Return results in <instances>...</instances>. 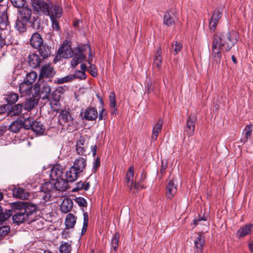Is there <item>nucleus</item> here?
<instances>
[{
  "instance_id": "f257e3e1",
  "label": "nucleus",
  "mask_w": 253,
  "mask_h": 253,
  "mask_svg": "<svg viewBox=\"0 0 253 253\" xmlns=\"http://www.w3.org/2000/svg\"><path fill=\"white\" fill-rule=\"evenodd\" d=\"M237 41V33L233 30H227L214 34L212 43L219 47L221 50L227 52L231 49Z\"/></svg>"
},
{
  "instance_id": "f03ea898",
  "label": "nucleus",
  "mask_w": 253,
  "mask_h": 253,
  "mask_svg": "<svg viewBox=\"0 0 253 253\" xmlns=\"http://www.w3.org/2000/svg\"><path fill=\"white\" fill-rule=\"evenodd\" d=\"M87 49L89 51L88 56L89 55V57L91 58L92 55L89 45L85 44L74 48L72 56L73 58L71 62V65L73 68L85 59L86 57L85 52Z\"/></svg>"
},
{
  "instance_id": "7ed1b4c3",
  "label": "nucleus",
  "mask_w": 253,
  "mask_h": 253,
  "mask_svg": "<svg viewBox=\"0 0 253 253\" xmlns=\"http://www.w3.org/2000/svg\"><path fill=\"white\" fill-rule=\"evenodd\" d=\"M58 123L68 130H72L74 129L75 121L69 109L61 110L59 112Z\"/></svg>"
},
{
  "instance_id": "20e7f679",
  "label": "nucleus",
  "mask_w": 253,
  "mask_h": 253,
  "mask_svg": "<svg viewBox=\"0 0 253 253\" xmlns=\"http://www.w3.org/2000/svg\"><path fill=\"white\" fill-rule=\"evenodd\" d=\"M33 9L37 12H42L45 15L50 14V8L52 3L50 1H45L43 0H31Z\"/></svg>"
},
{
  "instance_id": "39448f33",
  "label": "nucleus",
  "mask_w": 253,
  "mask_h": 253,
  "mask_svg": "<svg viewBox=\"0 0 253 253\" xmlns=\"http://www.w3.org/2000/svg\"><path fill=\"white\" fill-rule=\"evenodd\" d=\"M23 209V211L25 213H26L27 216L33 214L34 212H36L37 210V207L31 203H15L13 204V207L17 209Z\"/></svg>"
},
{
  "instance_id": "423d86ee",
  "label": "nucleus",
  "mask_w": 253,
  "mask_h": 253,
  "mask_svg": "<svg viewBox=\"0 0 253 253\" xmlns=\"http://www.w3.org/2000/svg\"><path fill=\"white\" fill-rule=\"evenodd\" d=\"M222 10L220 8H216L211 17L209 27L212 32H213L217 27V25L221 17Z\"/></svg>"
},
{
  "instance_id": "0eeeda50",
  "label": "nucleus",
  "mask_w": 253,
  "mask_h": 253,
  "mask_svg": "<svg viewBox=\"0 0 253 253\" xmlns=\"http://www.w3.org/2000/svg\"><path fill=\"white\" fill-rule=\"evenodd\" d=\"M73 49L68 42H64L58 50V53L64 58H69L73 56Z\"/></svg>"
},
{
  "instance_id": "6e6552de",
  "label": "nucleus",
  "mask_w": 253,
  "mask_h": 253,
  "mask_svg": "<svg viewBox=\"0 0 253 253\" xmlns=\"http://www.w3.org/2000/svg\"><path fill=\"white\" fill-rule=\"evenodd\" d=\"M196 118L194 115H190L184 128V132L188 137L191 136L194 133Z\"/></svg>"
},
{
  "instance_id": "1a4fd4ad",
  "label": "nucleus",
  "mask_w": 253,
  "mask_h": 253,
  "mask_svg": "<svg viewBox=\"0 0 253 253\" xmlns=\"http://www.w3.org/2000/svg\"><path fill=\"white\" fill-rule=\"evenodd\" d=\"M55 74V71L50 64H46L42 66L41 69L39 79L52 78Z\"/></svg>"
},
{
  "instance_id": "9d476101",
  "label": "nucleus",
  "mask_w": 253,
  "mask_h": 253,
  "mask_svg": "<svg viewBox=\"0 0 253 253\" xmlns=\"http://www.w3.org/2000/svg\"><path fill=\"white\" fill-rule=\"evenodd\" d=\"M205 236L201 233H199L195 237L194 248L195 253H202L204 246Z\"/></svg>"
},
{
  "instance_id": "9b49d317",
  "label": "nucleus",
  "mask_w": 253,
  "mask_h": 253,
  "mask_svg": "<svg viewBox=\"0 0 253 253\" xmlns=\"http://www.w3.org/2000/svg\"><path fill=\"white\" fill-rule=\"evenodd\" d=\"M253 229V223H248L242 225L237 231L236 233V236L238 239L244 238L246 236L250 235Z\"/></svg>"
},
{
  "instance_id": "f8f14e48",
  "label": "nucleus",
  "mask_w": 253,
  "mask_h": 253,
  "mask_svg": "<svg viewBox=\"0 0 253 253\" xmlns=\"http://www.w3.org/2000/svg\"><path fill=\"white\" fill-rule=\"evenodd\" d=\"M76 150L78 155L86 158V150L87 148V144L84 138L81 137L77 142Z\"/></svg>"
},
{
  "instance_id": "ddd939ff",
  "label": "nucleus",
  "mask_w": 253,
  "mask_h": 253,
  "mask_svg": "<svg viewBox=\"0 0 253 253\" xmlns=\"http://www.w3.org/2000/svg\"><path fill=\"white\" fill-rule=\"evenodd\" d=\"M97 117L98 112L95 107H89L85 110L84 118L85 120L93 121L96 120Z\"/></svg>"
},
{
  "instance_id": "4468645a",
  "label": "nucleus",
  "mask_w": 253,
  "mask_h": 253,
  "mask_svg": "<svg viewBox=\"0 0 253 253\" xmlns=\"http://www.w3.org/2000/svg\"><path fill=\"white\" fill-rule=\"evenodd\" d=\"M30 42L32 47L37 49L43 43V40L39 33H35L31 36Z\"/></svg>"
},
{
  "instance_id": "2eb2a0df",
  "label": "nucleus",
  "mask_w": 253,
  "mask_h": 253,
  "mask_svg": "<svg viewBox=\"0 0 253 253\" xmlns=\"http://www.w3.org/2000/svg\"><path fill=\"white\" fill-rule=\"evenodd\" d=\"M62 174L63 168L59 164L54 165L50 170V176L52 180L61 178Z\"/></svg>"
},
{
  "instance_id": "dca6fc26",
  "label": "nucleus",
  "mask_w": 253,
  "mask_h": 253,
  "mask_svg": "<svg viewBox=\"0 0 253 253\" xmlns=\"http://www.w3.org/2000/svg\"><path fill=\"white\" fill-rule=\"evenodd\" d=\"M19 210L20 211L15 213L12 217L13 222L17 224H20L24 222L28 218L26 213L23 211V209Z\"/></svg>"
},
{
  "instance_id": "f3484780",
  "label": "nucleus",
  "mask_w": 253,
  "mask_h": 253,
  "mask_svg": "<svg viewBox=\"0 0 253 253\" xmlns=\"http://www.w3.org/2000/svg\"><path fill=\"white\" fill-rule=\"evenodd\" d=\"M42 60L37 53L30 54L28 56L29 65L33 68H36L40 66Z\"/></svg>"
},
{
  "instance_id": "a211bd4d",
  "label": "nucleus",
  "mask_w": 253,
  "mask_h": 253,
  "mask_svg": "<svg viewBox=\"0 0 253 253\" xmlns=\"http://www.w3.org/2000/svg\"><path fill=\"white\" fill-rule=\"evenodd\" d=\"M86 166V158L83 157L76 159L72 167L81 173L85 169Z\"/></svg>"
},
{
  "instance_id": "6ab92c4d",
  "label": "nucleus",
  "mask_w": 253,
  "mask_h": 253,
  "mask_svg": "<svg viewBox=\"0 0 253 253\" xmlns=\"http://www.w3.org/2000/svg\"><path fill=\"white\" fill-rule=\"evenodd\" d=\"M220 48L217 46L212 43L211 51L213 58V63L219 65L221 63V53Z\"/></svg>"
},
{
  "instance_id": "aec40b11",
  "label": "nucleus",
  "mask_w": 253,
  "mask_h": 253,
  "mask_svg": "<svg viewBox=\"0 0 253 253\" xmlns=\"http://www.w3.org/2000/svg\"><path fill=\"white\" fill-rule=\"evenodd\" d=\"M166 197L168 199H172L177 192V187L173 180H170L166 187Z\"/></svg>"
},
{
  "instance_id": "412c9836",
  "label": "nucleus",
  "mask_w": 253,
  "mask_h": 253,
  "mask_svg": "<svg viewBox=\"0 0 253 253\" xmlns=\"http://www.w3.org/2000/svg\"><path fill=\"white\" fill-rule=\"evenodd\" d=\"M55 180L56 182L54 183V187L57 190L64 191L68 189V182H70L66 178L64 179L61 177Z\"/></svg>"
},
{
  "instance_id": "4be33fe9",
  "label": "nucleus",
  "mask_w": 253,
  "mask_h": 253,
  "mask_svg": "<svg viewBox=\"0 0 253 253\" xmlns=\"http://www.w3.org/2000/svg\"><path fill=\"white\" fill-rule=\"evenodd\" d=\"M62 14V8L58 4L53 5L52 4V7L50 8V19H57L60 18Z\"/></svg>"
},
{
  "instance_id": "5701e85b",
  "label": "nucleus",
  "mask_w": 253,
  "mask_h": 253,
  "mask_svg": "<svg viewBox=\"0 0 253 253\" xmlns=\"http://www.w3.org/2000/svg\"><path fill=\"white\" fill-rule=\"evenodd\" d=\"M19 10L18 17L24 20V21H29L32 15V10L27 6H23Z\"/></svg>"
},
{
  "instance_id": "b1692460",
  "label": "nucleus",
  "mask_w": 253,
  "mask_h": 253,
  "mask_svg": "<svg viewBox=\"0 0 253 253\" xmlns=\"http://www.w3.org/2000/svg\"><path fill=\"white\" fill-rule=\"evenodd\" d=\"M79 173L80 172L72 166L66 172V178L70 182H73L77 180Z\"/></svg>"
},
{
  "instance_id": "393cba45",
  "label": "nucleus",
  "mask_w": 253,
  "mask_h": 253,
  "mask_svg": "<svg viewBox=\"0 0 253 253\" xmlns=\"http://www.w3.org/2000/svg\"><path fill=\"white\" fill-rule=\"evenodd\" d=\"M40 55L43 59L50 56L51 53V47L46 44H42L40 47L38 48Z\"/></svg>"
},
{
  "instance_id": "a878e982",
  "label": "nucleus",
  "mask_w": 253,
  "mask_h": 253,
  "mask_svg": "<svg viewBox=\"0 0 253 253\" xmlns=\"http://www.w3.org/2000/svg\"><path fill=\"white\" fill-rule=\"evenodd\" d=\"M163 124V121L161 119H159L157 123L153 127L151 138L153 140L156 141L157 139L159 134L162 130Z\"/></svg>"
},
{
  "instance_id": "bb28decb",
  "label": "nucleus",
  "mask_w": 253,
  "mask_h": 253,
  "mask_svg": "<svg viewBox=\"0 0 253 253\" xmlns=\"http://www.w3.org/2000/svg\"><path fill=\"white\" fill-rule=\"evenodd\" d=\"M73 206V201L69 198L65 199L60 206V210L64 213L69 212Z\"/></svg>"
},
{
  "instance_id": "cd10ccee",
  "label": "nucleus",
  "mask_w": 253,
  "mask_h": 253,
  "mask_svg": "<svg viewBox=\"0 0 253 253\" xmlns=\"http://www.w3.org/2000/svg\"><path fill=\"white\" fill-rule=\"evenodd\" d=\"M22 128V117H18L17 120L12 123L9 126V130L13 132H18Z\"/></svg>"
},
{
  "instance_id": "c85d7f7f",
  "label": "nucleus",
  "mask_w": 253,
  "mask_h": 253,
  "mask_svg": "<svg viewBox=\"0 0 253 253\" xmlns=\"http://www.w3.org/2000/svg\"><path fill=\"white\" fill-rule=\"evenodd\" d=\"M9 21L7 14V10H4L0 12V29L4 30L8 25Z\"/></svg>"
},
{
  "instance_id": "c756f323",
  "label": "nucleus",
  "mask_w": 253,
  "mask_h": 253,
  "mask_svg": "<svg viewBox=\"0 0 253 253\" xmlns=\"http://www.w3.org/2000/svg\"><path fill=\"white\" fill-rule=\"evenodd\" d=\"M23 108H24L23 104L18 103L13 106H10V110L7 113L10 116H17L21 113Z\"/></svg>"
},
{
  "instance_id": "7c9ffc66",
  "label": "nucleus",
  "mask_w": 253,
  "mask_h": 253,
  "mask_svg": "<svg viewBox=\"0 0 253 253\" xmlns=\"http://www.w3.org/2000/svg\"><path fill=\"white\" fill-rule=\"evenodd\" d=\"M134 175V168L130 167L128 169L126 174V184L131 190L133 184L132 178Z\"/></svg>"
},
{
  "instance_id": "2f4dec72",
  "label": "nucleus",
  "mask_w": 253,
  "mask_h": 253,
  "mask_svg": "<svg viewBox=\"0 0 253 253\" xmlns=\"http://www.w3.org/2000/svg\"><path fill=\"white\" fill-rule=\"evenodd\" d=\"M42 94H43L42 99H49L50 97L51 88L46 83H43L40 87Z\"/></svg>"
},
{
  "instance_id": "473e14b6",
  "label": "nucleus",
  "mask_w": 253,
  "mask_h": 253,
  "mask_svg": "<svg viewBox=\"0 0 253 253\" xmlns=\"http://www.w3.org/2000/svg\"><path fill=\"white\" fill-rule=\"evenodd\" d=\"M31 129L37 134L41 135L44 132L45 127L41 122L34 121Z\"/></svg>"
},
{
  "instance_id": "72a5a7b5",
  "label": "nucleus",
  "mask_w": 253,
  "mask_h": 253,
  "mask_svg": "<svg viewBox=\"0 0 253 253\" xmlns=\"http://www.w3.org/2000/svg\"><path fill=\"white\" fill-rule=\"evenodd\" d=\"M161 50L160 47L158 49L154 59L153 67L158 69H160L162 65V56Z\"/></svg>"
},
{
  "instance_id": "f704fd0d",
  "label": "nucleus",
  "mask_w": 253,
  "mask_h": 253,
  "mask_svg": "<svg viewBox=\"0 0 253 253\" xmlns=\"http://www.w3.org/2000/svg\"><path fill=\"white\" fill-rule=\"evenodd\" d=\"M90 187V183L88 181H80L76 184V187L72 190V192H76L79 190L87 191Z\"/></svg>"
},
{
  "instance_id": "c9c22d12",
  "label": "nucleus",
  "mask_w": 253,
  "mask_h": 253,
  "mask_svg": "<svg viewBox=\"0 0 253 253\" xmlns=\"http://www.w3.org/2000/svg\"><path fill=\"white\" fill-rule=\"evenodd\" d=\"M76 222V218L73 214L68 213L66 217L65 224L67 228H72L74 227Z\"/></svg>"
},
{
  "instance_id": "e433bc0d",
  "label": "nucleus",
  "mask_w": 253,
  "mask_h": 253,
  "mask_svg": "<svg viewBox=\"0 0 253 253\" xmlns=\"http://www.w3.org/2000/svg\"><path fill=\"white\" fill-rule=\"evenodd\" d=\"M28 22V21H24V20H22L17 17L15 27L19 32L23 33L26 30V27Z\"/></svg>"
},
{
  "instance_id": "4c0bfd02",
  "label": "nucleus",
  "mask_w": 253,
  "mask_h": 253,
  "mask_svg": "<svg viewBox=\"0 0 253 253\" xmlns=\"http://www.w3.org/2000/svg\"><path fill=\"white\" fill-rule=\"evenodd\" d=\"M4 96V99L6 101L7 103L10 105H12L16 103L19 98L18 94L14 92L8 93Z\"/></svg>"
},
{
  "instance_id": "58836bf2",
  "label": "nucleus",
  "mask_w": 253,
  "mask_h": 253,
  "mask_svg": "<svg viewBox=\"0 0 253 253\" xmlns=\"http://www.w3.org/2000/svg\"><path fill=\"white\" fill-rule=\"evenodd\" d=\"M38 104V101L36 99H30L24 103V109L30 111Z\"/></svg>"
},
{
  "instance_id": "ea45409f",
  "label": "nucleus",
  "mask_w": 253,
  "mask_h": 253,
  "mask_svg": "<svg viewBox=\"0 0 253 253\" xmlns=\"http://www.w3.org/2000/svg\"><path fill=\"white\" fill-rule=\"evenodd\" d=\"M12 214V211L9 210L6 211L4 212H2V209L0 206V223H1L7 219H8Z\"/></svg>"
},
{
  "instance_id": "a19ab883",
  "label": "nucleus",
  "mask_w": 253,
  "mask_h": 253,
  "mask_svg": "<svg viewBox=\"0 0 253 253\" xmlns=\"http://www.w3.org/2000/svg\"><path fill=\"white\" fill-rule=\"evenodd\" d=\"M37 78V74L35 71H32L27 74L25 81L32 85Z\"/></svg>"
},
{
  "instance_id": "79ce46f5",
  "label": "nucleus",
  "mask_w": 253,
  "mask_h": 253,
  "mask_svg": "<svg viewBox=\"0 0 253 253\" xmlns=\"http://www.w3.org/2000/svg\"><path fill=\"white\" fill-rule=\"evenodd\" d=\"M75 80L73 75H69L61 78H58L55 82L57 84H63L64 83H70Z\"/></svg>"
},
{
  "instance_id": "37998d69",
  "label": "nucleus",
  "mask_w": 253,
  "mask_h": 253,
  "mask_svg": "<svg viewBox=\"0 0 253 253\" xmlns=\"http://www.w3.org/2000/svg\"><path fill=\"white\" fill-rule=\"evenodd\" d=\"M31 85L24 81V82L20 85L19 91L21 93H26L27 94H29L31 92Z\"/></svg>"
},
{
  "instance_id": "c03bdc74",
  "label": "nucleus",
  "mask_w": 253,
  "mask_h": 253,
  "mask_svg": "<svg viewBox=\"0 0 253 253\" xmlns=\"http://www.w3.org/2000/svg\"><path fill=\"white\" fill-rule=\"evenodd\" d=\"M253 126L252 125H248L245 127L243 132L245 134V138L242 139V141L244 142H247L249 138L251 136Z\"/></svg>"
},
{
  "instance_id": "a18cd8bd",
  "label": "nucleus",
  "mask_w": 253,
  "mask_h": 253,
  "mask_svg": "<svg viewBox=\"0 0 253 253\" xmlns=\"http://www.w3.org/2000/svg\"><path fill=\"white\" fill-rule=\"evenodd\" d=\"M34 121L32 118H28L23 120L22 119V128L25 129H29L32 128Z\"/></svg>"
},
{
  "instance_id": "49530a36",
  "label": "nucleus",
  "mask_w": 253,
  "mask_h": 253,
  "mask_svg": "<svg viewBox=\"0 0 253 253\" xmlns=\"http://www.w3.org/2000/svg\"><path fill=\"white\" fill-rule=\"evenodd\" d=\"M120 238V234L116 232L113 236L111 241V247L114 251L117 252Z\"/></svg>"
},
{
  "instance_id": "de8ad7c7",
  "label": "nucleus",
  "mask_w": 253,
  "mask_h": 253,
  "mask_svg": "<svg viewBox=\"0 0 253 253\" xmlns=\"http://www.w3.org/2000/svg\"><path fill=\"white\" fill-rule=\"evenodd\" d=\"M59 250L60 253H71V245L67 242L62 243Z\"/></svg>"
},
{
  "instance_id": "09e8293b",
  "label": "nucleus",
  "mask_w": 253,
  "mask_h": 253,
  "mask_svg": "<svg viewBox=\"0 0 253 253\" xmlns=\"http://www.w3.org/2000/svg\"><path fill=\"white\" fill-rule=\"evenodd\" d=\"M174 22L169 12H166L164 16V24L168 26H171Z\"/></svg>"
},
{
  "instance_id": "8fccbe9b",
  "label": "nucleus",
  "mask_w": 253,
  "mask_h": 253,
  "mask_svg": "<svg viewBox=\"0 0 253 253\" xmlns=\"http://www.w3.org/2000/svg\"><path fill=\"white\" fill-rule=\"evenodd\" d=\"M182 45L180 42H174L172 44L171 52L174 55L178 54L181 50Z\"/></svg>"
},
{
  "instance_id": "3c124183",
  "label": "nucleus",
  "mask_w": 253,
  "mask_h": 253,
  "mask_svg": "<svg viewBox=\"0 0 253 253\" xmlns=\"http://www.w3.org/2000/svg\"><path fill=\"white\" fill-rule=\"evenodd\" d=\"M13 195L17 198H19L21 199H24L26 198L25 191L21 188H18L15 189L13 191Z\"/></svg>"
},
{
  "instance_id": "603ef678",
  "label": "nucleus",
  "mask_w": 253,
  "mask_h": 253,
  "mask_svg": "<svg viewBox=\"0 0 253 253\" xmlns=\"http://www.w3.org/2000/svg\"><path fill=\"white\" fill-rule=\"evenodd\" d=\"M11 43V42L8 38L5 37L1 33H0V48H1L4 46H7L10 44Z\"/></svg>"
},
{
  "instance_id": "864d4df0",
  "label": "nucleus",
  "mask_w": 253,
  "mask_h": 253,
  "mask_svg": "<svg viewBox=\"0 0 253 253\" xmlns=\"http://www.w3.org/2000/svg\"><path fill=\"white\" fill-rule=\"evenodd\" d=\"M12 5L17 8H21L25 5L26 0H10Z\"/></svg>"
},
{
  "instance_id": "5fc2aeb1",
  "label": "nucleus",
  "mask_w": 253,
  "mask_h": 253,
  "mask_svg": "<svg viewBox=\"0 0 253 253\" xmlns=\"http://www.w3.org/2000/svg\"><path fill=\"white\" fill-rule=\"evenodd\" d=\"M92 60V57L90 58V57H89L87 62L90 65V66L89 67V68L90 69V74L92 77H94L97 75V70L95 68V65H92L91 64Z\"/></svg>"
},
{
  "instance_id": "6e6d98bb",
  "label": "nucleus",
  "mask_w": 253,
  "mask_h": 253,
  "mask_svg": "<svg viewBox=\"0 0 253 253\" xmlns=\"http://www.w3.org/2000/svg\"><path fill=\"white\" fill-rule=\"evenodd\" d=\"M10 231V227L8 226H3L0 228V240L3 239Z\"/></svg>"
},
{
  "instance_id": "4d7b16f0",
  "label": "nucleus",
  "mask_w": 253,
  "mask_h": 253,
  "mask_svg": "<svg viewBox=\"0 0 253 253\" xmlns=\"http://www.w3.org/2000/svg\"><path fill=\"white\" fill-rule=\"evenodd\" d=\"M73 76L75 77V79L77 78L81 80H84L86 78L85 73L80 70H76Z\"/></svg>"
},
{
  "instance_id": "13d9d810",
  "label": "nucleus",
  "mask_w": 253,
  "mask_h": 253,
  "mask_svg": "<svg viewBox=\"0 0 253 253\" xmlns=\"http://www.w3.org/2000/svg\"><path fill=\"white\" fill-rule=\"evenodd\" d=\"M75 201L80 207H86L87 206V201L83 197L76 198Z\"/></svg>"
},
{
  "instance_id": "bf43d9fd",
  "label": "nucleus",
  "mask_w": 253,
  "mask_h": 253,
  "mask_svg": "<svg viewBox=\"0 0 253 253\" xmlns=\"http://www.w3.org/2000/svg\"><path fill=\"white\" fill-rule=\"evenodd\" d=\"M110 107L111 108V114L116 115L117 113L116 101L114 100L110 101Z\"/></svg>"
},
{
  "instance_id": "052dcab7",
  "label": "nucleus",
  "mask_w": 253,
  "mask_h": 253,
  "mask_svg": "<svg viewBox=\"0 0 253 253\" xmlns=\"http://www.w3.org/2000/svg\"><path fill=\"white\" fill-rule=\"evenodd\" d=\"M52 22V28L53 30H55L56 31H60V26L59 25V23L56 19H50Z\"/></svg>"
},
{
  "instance_id": "680f3d73",
  "label": "nucleus",
  "mask_w": 253,
  "mask_h": 253,
  "mask_svg": "<svg viewBox=\"0 0 253 253\" xmlns=\"http://www.w3.org/2000/svg\"><path fill=\"white\" fill-rule=\"evenodd\" d=\"M100 158L99 157H97L94 162H93V170L94 172H95L96 169L100 167Z\"/></svg>"
},
{
  "instance_id": "e2e57ef3",
  "label": "nucleus",
  "mask_w": 253,
  "mask_h": 253,
  "mask_svg": "<svg viewBox=\"0 0 253 253\" xmlns=\"http://www.w3.org/2000/svg\"><path fill=\"white\" fill-rule=\"evenodd\" d=\"M68 89H69V87L66 85L61 86H59L56 89V92H57L58 93H63L64 91L68 90Z\"/></svg>"
},
{
  "instance_id": "0e129e2a",
  "label": "nucleus",
  "mask_w": 253,
  "mask_h": 253,
  "mask_svg": "<svg viewBox=\"0 0 253 253\" xmlns=\"http://www.w3.org/2000/svg\"><path fill=\"white\" fill-rule=\"evenodd\" d=\"M88 215L87 212L84 213V223L83 225L88 226Z\"/></svg>"
},
{
  "instance_id": "69168bd1",
  "label": "nucleus",
  "mask_w": 253,
  "mask_h": 253,
  "mask_svg": "<svg viewBox=\"0 0 253 253\" xmlns=\"http://www.w3.org/2000/svg\"><path fill=\"white\" fill-rule=\"evenodd\" d=\"M10 110V106L8 105H2L0 107V113H4L6 112L7 110L8 111Z\"/></svg>"
},
{
  "instance_id": "338daca9",
  "label": "nucleus",
  "mask_w": 253,
  "mask_h": 253,
  "mask_svg": "<svg viewBox=\"0 0 253 253\" xmlns=\"http://www.w3.org/2000/svg\"><path fill=\"white\" fill-rule=\"evenodd\" d=\"M202 220L206 221L207 220V218L205 216H203L198 219H195L193 220V223L194 225L196 226L199 224V222Z\"/></svg>"
},
{
  "instance_id": "774afa93",
  "label": "nucleus",
  "mask_w": 253,
  "mask_h": 253,
  "mask_svg": "<svg viewBox=\"0 0 253 253\" xmlns=\"http://www.w3.org/2000/svg\"><path fill=\"white\" fill-rule=\"evenodd\" d=\"M56 91L54 92H53L50 96H51V98L55 101H59L60 98V95L56 94Z\"/></svg>"
}]
</instances>
